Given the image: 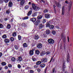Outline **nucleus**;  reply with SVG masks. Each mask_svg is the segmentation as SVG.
I'll list each match as a JSON object with an SVG mask.
<instances>
[{"label":"nucleus","mask_w":73,"mask_h":73,"mask_svg":"<svg viewBox=\"0 0 73 73\" xmlns=\"http://www.w3.org/2000/svg\"><path fill=\"white\" fill-rule=\"evenodd\" d=\"M48 42L50 44H53L54 43V41L53 39L50 38L48 40Z\"/></svg>","instance_id":"f257e3e1"},{"label":"nucleus","mask_w":73,"mask_h":73,"mask_svg":"<svg viewBox=\"0 0 73 73\" xmlns=\"http://www.w3.org/2000/svg\"><path fill=\"white\" fill-rule=\"evenodd\" d=\"M47 61L48 58H44L41 59V62L42 63H45V62H47Z\"/></svg>","instance_id":"f03ea898"},{"label":"nucleus","mask_w":73,"mask_h":73,"mask_svg":"<svg viewBox=\"0 0 73 73\" xmlns=\"http://www.w3.org/2000/svg\"><path fill=\"white\" fill-rule=\"evenodd\" d=\"M72 2L70 1L69 3L68 7V12H70V9H71V8H72Z\"/></svg>","instance_id":"7ed1b4c3"},{"label":"nucleus","mask_w":73,"mask_h":73,"mask_svg":"<svg viewBox=\"0 0 73 73\" xmlns=\"http://www.w3.org/2000/svg\"><path fill=\"white\" fill-rule=\"evenodd\" d=\"M44 27V25L43 23L40 24L38 26V28L39 29H42Z\"/></svg>","instance_id":"20e7f679"},{"label":"nucleus","mask_w":73,"mask_h":73,"mask_svg":"<svg viewBox=\"0 0 73 73\" xmlns=\"http://www.w3.org/2000/svg\"><path fill=\"white\" fill-rule=\"evenodd\" d=\"M22 57L21 56H19L16 59V61L20 62L22 60Z\"/></svg>","instance_id":"39448f33"},{"label":"nucleus","mask_w":73,"mask_h":73,"mask_svg":"<svg viewBox=\"0 0 73 73\" xmlns=\"http://www.w3.org/2000/svg\"><path fill=\"white\" fill-rule=\"evenodd\" d=\"M65 62H64L63 63L62 65V70L64 72L65 71V68H66V66L65 65Z\"/></svg>","instance_id":"423d86ee"},{"label":"nucleus","mask_w":73,"mask_h":73,"mask_svg":"<svg viewBox=\"0 0 73 73\" xmlns=\"http://www.w3.org/2000/svg\"><path fill=\"white\" fill-rule=\"evenodd\" d=\"M42 45L41 43H38L37 45V47L38 49H40L42 48Z\"/></svg>","instance_id":"0eeeda50"},{"label":"nucleus","mask_w":73,"mask_h":73,"mask_svg":"<svg viewBox=\"0 0 73 73\" xmlns=\"http://www.w3.org/2000/svg\"><path fill=\"white\" fill-rule=\"evenodd\" d=\"M44 16L45 18H46V19H49L50 17V15L47 13L45 14Z\"/></svg>","instance_id":"6e6552de"},{"label":"nucleus","mask_w":73,"mask_h":73,"mask_svg":"<svg viewBox=\"0 0 73 73\" xmlns=\"http://www.w3.org/2000/svg\"><path fill=\"white\" fill-rule=\"evenodd\" d=\"M40 23V20H37L35 23V25L36 26H37Z\"/></svg>","instance_id":"1a4fd4ad"},{"label":"nucleus","mask_w":73,"mask_h":73,"mask_svg":"<svg viewBox=\"0 0 73 73\" xmlns=\"http://www.w3.org/2000/svg\"><path fill=\"white\" fill-rule=\"evenodd\" d=\"M34 51V50H31L30 51V52H29V54L30 55V56H32L33 54V51Z\"/></svg>","instance_id":"9d476101"},{"label":"nucleus","mask_w":73,"mask_h":73,"mask_svg":"<svg viewBox=\"0 0 73 73\" xmlns=\"http://www.w3.org/2000/svg\"><path fill=\"white\" fill-rule=\"evenodd\" d=\"M25 3V0H21V5H23Z\"/></svg>","instance_id":"9b49d317"},{"label":"nucleus","mask_w":73,"mask_h":73,"mask_svg":"<svg viewBox=\"0 0 73 73\" xmlns=\"http://www.w3.org/2000/svg\"><path fill=\"white\" fill-rule=\"evenodd\" d=\"M45 54H46L45 52L42 51L40 52V55L41 56H44Z\"/></svg>","instance_id":"f8f14e48"},{"label":"nucleus","mask_w":73,"mask_h":73,"mask_svg":"<svg viewBox=\"0 0 73 73\" xmlns=\"http://www.w3.org/2000/svg\"><path fill=\"white\" fill-rule=\"evenodd\" d=\"M64 13H65V9L64 7V6L63 7L62 11V15H64Z\"/></svg>","instance_id":"ddd939ff"},{"label":"nucleus","mask_w":73,"mask_h":73,"mask_svg":"<svg viewBox=\"0 0 73 73\" xmlns=\"http://www.w3.org/2000/svg\"><path fill=\"white\" fill-rule=\"evenodd\" d=\"M30 20L33 22V23H35L36 21V19L35 18H33L31 19Z\"/></svg>","instance_id":"4468645a"},{"label":"nucleus","mask_w":73,"mask_h":73,"mask_svg":"<svg viewBox=\"0 0 73 73\" xmlns=\"http://www.w3.org/2000/svg\"><path fill=\"white\" fill-rule=\"evenodd\" d=\"M13 5V3L11 1H10L9 2V7H12V6Z\"/></svg>","instance_id":"2eb2a0df"},{"label":"nucleus","mask_w":73,"mask_h":73,"mask_svg":"<svg viewBox=\"0 0 73 73\" xmlns=\"http://www.w3.org/2000/svg\"><path fill=\"white\" fill-rule=\"evenodd\" d=\"M32 11L30 10L28 12L27 14V15L28 16H31V15L32 14Z\"/></svg>","instance_id":"dca6fc26"},{"label":"nucleus","mask_w":73,"mask_h":73,"mask_svg":"<svg viewBox=\"0 0 73 73\" xmlns=\"http://www.w3.org/2000/svg\"><path fill=\"white\" fill-rule=\"evenodd\" d=\"M37 14V12H35L32 14V16L33 17H35V16H36Z\"/></svg>","instance_id":"f3484780"},{"label":"nucleus","mask_w":73,"mask_h":73,"mask_svg":"<svg viewBox=\"0 0 73 73\" xmlns=\"http://www.w3.org/2000/svg\"><path fill=\"white\" fill-rule=\"evenodd\" d=\"M32 6L33 9L35 10H36V5H35L33 3H32Z\"/></svg>","instance_id":"a211bd4d"},{"label":"nucleus","mask_w":73,"mask_h":73,"mask_svg":"<svg viewBox=\"0 0 73 73\" xmlns=\"http://www.w3.org/2000/svg\"><path fill=\"white\" fill-rule=\"evenodd\" d=\"M34 38L35 40H37V39H38L39 37H38V36L37 35H35Z\"/></svg>","instance_id":"6ab92c4d"},{"label":"nucleus","mask_w":73,"mask_h":73,"mask_svg":"<svg viewBox=\"0 0 73 73\" xmlns=\"http://www.w3.org/2000/svg\"><path fill=\"white\" fill-rule=\"evenodd\" d=\"M50 22H47L46 24V27H49L50 26Z\"/></svg>","instance_id":"aec40b11"},{"label":"nucleus","mask_w":73,"mask_h":73,"mask_svg":"<svg viewBox=\"0 0 73 73\" xmlns=\"http://www.w3.org/2000/svg\"><path fill=\"white\" fill-rule=\"evenodd\" d=\"M17 33L16 32H14L12 33V35L13 37H15V36H16V35Z\"/></svg>","instance_id":"412c9836"},{"label":"nucleus","mask_w":73,"mask_h":73,"mask_svg":"<svg viewBox=\"0 0 73 73\" xmlns=\"http://www.w3.org/2000/svg\"><path fill=\"white\" fill-rule=\"evenodd\" d=\"M46 34L47 35H49L50 33V31L48 29L46 30Z\"/></svg>","instance_id":"4be33fe9"},{"label":"nucleus","mask_w":73,"mask_h":73,"mask_svg":"<svg viewBox=\"0 0 73 73\" xmlns=\"http://www.w3.org/2000/svg\"><path fill=\"white\" fill-rule=\"evenodd\" d=\"M45 66V64H41L40 65V66L41 67V68H44Z\"/></svg>","instance_id":"5701e85b"},{"label":"nucleus","mask_w":73,"mask_h":73,"mask_svg":"<svg viewBox=\"0 0 73 73\" xmlns=\"http://www.w3.org/2000/svg\"><path fill=\"white\" fill-rule=\"evenodd\" d=\"M7 35L4 34L2 36V38L4 39H5L7 38Z\"/></svg>","instance_id":"b1692460"},{"label":"nucleus","mask_w":73,"mask_h":73,"mask_svg":"<svg viewBox=\"0 0 73 73\" xmlns=\"http://www.w3.org/2000/svg\"><path fill=\"white\" fill-rule=\"evenodd\" d=\"M35 53L36 54L38 55L40 54V51L38 50H35Z\"/></svg>","instance_id":"393cba45"},{"label":"nucleus","mask_w":73,"mask_h":73,"mask_svg":"<svg viewBox=\"0 0 73 73\" xmlns=\"http://www.w3.org/2000/svg\"><path fill=\"white\" fill-rule=\"evenodd\" d=\"M41 61H37L36 63V65H40V64H41Z\"/></svg>","instance_id":"a878e982"},{"label":"nucleus","mask_w":73,"mask_h":73,"mask_svg":"<svg viewBox=\"0 0 73 73\" xmlns=\"http://www.w3.org/2000/svg\"><path fill=\"white\" fill-rule=\"evenodd\" d=\"M32 60L33 61H36V56H33L32 58Z\"/></svg>","instance_id":"bb28decb"},{"label":"nucleus","mask_w":73,"mask_h":73,"mask_svg":"<svg viewBox=\"0 0 73 73\" xmlns=\"http://www.w3.org/2000/svg\"><path fill=\"white\" fill-rule=\"evenodd\" d=\"M42 17V15H39L37 17V19L38 20H40V19H41Z\"/></svg>","instance_id":"cd10ccee"},{"label":"nucleus","mask_w":73,"mask_h":73,"mask_svg":"<svg viewBox=\"0 0 73 73\" xmlns=\"http://www.w3.org/2000/svg\"><path fill=\"white\" fill-rule=\"evenodd\" d=\"M67 61L68 62H69V54H68L67 55Z\"/></svg>","instance_id":"c85d7f7f"},{"label":"nucleus","mask_w":73,"mask_h":73,"mask_svg":"<svg viewBox=\"0 0 73 73\" xmlns=\"http://www.w3.org/2000/svg\"><path fill=\"white\" fill-rule=\"evenodd\" d=\"M5 42L8 43L9 42V40L8 39H6L5 40Z\"/></svg>","instance_id":"c756f323"},{"label":"nucleus","mask_w":73,"mask_h":73,"mask_svg":"<svg viewBox=\"0 0 73 73\" xmlns=\"http://www.w3.org/2000/svg\"><path fill=\"white\" fill-rule=\"evenodd\" d=\"M11 60L13 62H15L16 61V58L14 57H12L11 58Z\"/></svg>","instance_id":"7c9ffc66"},{"label":"nucleus","mask_w":73,"mask_h":73,"mask_svg":"<svg viewBox=\"0 0 73 73\" xmlns=\"http://www.w3.org/2000/svg\"><path fill=\"white\" fill-rule=\"evenodd\" d=\"M1 64L3 66H5L7 64L6 63V62H3L1 63Z\"/></svg>","instance_id":"2f4dec72"},{"label":"nucleus","mask_w":73,"mask_h":73,"mask_svg":"<svg viewBox=\"0 0 73 73\" xmlns=\"http://www.w3.org/2000/svg\"><path fill=\"white\" fill-rule=\"evenodd\" d=\"M54 26L53 25H51L50 26L49 28L50 29H53L54 28Z\"/></svg>","instance_id":"473e14b6"},{"label":"nucleus","mask_w":73,"mask_h":73,"mask_svg":"<svg viewBox=\"0 0 73 73\" xmlns=\"http://www.w3.org/2000/svg\"><path fill=\"white\" fill-rule=\"evenodd\" d=\"M23 46L24 48H25V47H27L28 46L27 45V44L26 43H25L23 44Z\"/></svg>","instance_id":"72a5a7b5"},{"label":"nucleus","mask_w":73,"mask_h":73,"mask_svg":"<svg viewBox=\"0 0 73 73\" xmlns=\"http://www.w3.org/2000/svg\"><path fill=\"white\" fill-rule=\"evenodd\" d=\"M11 25L9 24H8L7 25V29H11Z\"/></svg>","instance_id":"f704fd0d"},{"label":"nucleus","mask_w":73,"mask_h":73,"mask_svg":"<svg viewBox=\"0 0 73 73\" xmlns=\"http://www.w3.org/2000/svg\"><path fill=\"white\" fill-rule=\"evenodd\" d=\"M53 6L54 8V12L55 13H56V8H55V7H56V6H55L54 5H53Z\"/></svg>","instance_id":"c9c22d12"},{"label":"nucleus","mask_w":73,"mask_h":73,"mask_svg":"<svg viewBox=\"0 0 73 73\" xmlns=\"http://www.w3.org/2000/svg\"><path fill=\"white\" fill-rule=\"evenodd\" d=\"M52 33L53 35H56V31L54 30L52 31Z\"/></svg>","instance_id":"e433bc0d"},{"label":"nucleus","mask_w":73,"mask_h":73,"mask_svg":"<svg viewBox=\"0 0 73 73\" xmlns=\"http://www.w3.org/2000/svg\"><path fill=\"white\" fill-rule=\"evenodd\" d=\"M18 36L19 40H21V36L20 35H18Z\"/></svg>","instance_id":"4c0bfd02"},{"label":"nucleus","mask_w":73,"mask_h":73,"mask_svg":"<svg viewBox=\"0 0 73 73\" xmlns=\"http://www.w3.org/2000/svg\"><path fill=\"white\" fill-rule=\"evenodd\" d=\"M14 47L15 49H16L17 50H18L19 48H18L17 46V45H15L14 46Z\"/></svg>","instance_id":"58836bf2"},{"label":"nucleus","mask_w":73,"mask_h":73,"mask_svg":"<svg viewBox=\"0 0 73 73\" xmlns=\"http://www.w3.org/2000/svg\"><path fill=\"white\" fill-rule=\"evenodd\" d=\"M4 28V26L2 24L0 23V28Z\"/></svg>","instance_id":"ea45409f"},{"label":"nucleus","mask_w":73,"mask_h":73,"mask_svg":"<svg viewBox=\"0 0 73 73\" xmlns=\"http://www.w3.org/2000/svg\"><path fill=\"white\" fill-rule=\"evenodd\" d=\"M10 40L11 41H14V38L11 37L10 38Z\"/></svg>","instance_id":"a19ab883"},{"label":"nucleus","mask_w":73,"mask_h":73,"mask_svg":"<svg viewBox=\"0 0 73 73\" xmlns=\"http://www.w3.org/2000/svg\"><path fill=\"white\" fill-rule=\"evenodd\" d=\"M29 8V6L28 5H27L25 7V9H28Z\"/></svg>","instance_id":"79ce46f5"},{"label":"nucleus","mask_w":73,"mask_h":73,"mask_svg":"<svg viewBox=\"0 0 73 73\" xmlns=\"http://www.w3.org/2000/svg\"><path fill=\"white\" fill-rule=\"evenodd\" d=\"M6 13H7V14H9V13H10V11H9V10H8L7 11H6Z\"/></svg>","instance_id":"37998d69"},{"label":"nucleus","mask_w":73,"mask_h":73,"mask_svg":"<svg viewBox=\"0 0 73 73\" xmlns=\"http://www.w3.org/2000/svg\"><path fill=\"white\" fill-rule=\"evenodd\" d=\"M29 18V17L28 16L26 17H25L24 19H23V20H26V19H28Z\"/></svg>","instance_id":"c03bdc74"},{"label":"nucleus","mask_w":73,"mask_h":73,"mask_svg":"<svg viewBox=\"0 0 73 73\" xmlns=\"http://www.w3.org/2000/svg\"><path fill=\"white\" fill-rule=\"evenodd\" d=\"M45 53H46V55H47V54H50V52L49 51H47V52H45Z\"/></svg>","instance_id":"a18cd8bd"},{"label":"nucleus","mask_w":73,"mask_h":73,"mask_svg":"<svg viewBox=\"0 0 73 73\" xmlns=\"http://www.w3.org/2000/svg\"><path fill=\"white\" fill-rule=\"evenodd\" d=\"M17 67L19 69H20L21 68V65L20 64H18L17 65Z\"/></svg>","instance_id":"49530a36"},{"label":"nucleus","mask_w":73,"mask_h":73,"mask_svg":"<svg viewBox=\"0 0 73 73\" xmlns=\"http://www.w3.org/2000/svg\"><path fill=\"white\" fill-rule=\"evenodd\" d=\"M8 66L9 68H12V66L11 64H8Z\"/></svg>","instance_id":"de8ad7c7"},{"label":"nucleus","mask_w":73,"mask_h":73,"mask_svg":"<svg viewBox=\"0 0 73 73\" xmlns=\"http://www.w3.org/2000/svg\"><path fill=\"white\" fill-rule=\"evenodd\" d=\"M43 36L44 37H47L45 34H43Z\"/></svg>","instance_id":"09e8293b"},{"label":"nucleus","mask_w":73,"mask_h":73,"mask_svg":"<svg viewBox=\"0 0 73 73\" xmlns=\"http://www.w3.org/2000/svg\"><path fill=\"white\" fill-rule=\"evenodd\" d=\"M42 22H43V23H44L46 22V20L45 19H43L42 21Z\"/></svg>","instance_id":"8fccbe9b"},{"label":"nucleus","mask_w":73,"mask_h":73,"mask_svg":"<svg viewBox=\"0 0 73 73\" xmlns=\"http://www.w3.org/2000/svg\"><path fill=\"white\" fill-rule=\"evenodd\" d=\"M57 6L58 7H60L61 6V5L59 3H57Z\"/></svg>","instance_id":"3c124183"},{"label":"nucleus","mask_w":73,"mask_h":73,"mask_svg":"<svg viewBox=\"0 0 73 73\" xmlns=\"http://www.w3.org/2000/svg\"><path fill=\"white\" fill-rule=\"evenodd\" d=\"M34 68H38V65L36 64L34 66Z\"/></svg>","instance_id":"603ef678"},{"label":"nucleus","mask_w":73,"mask_h":73,"mask_svg":"<svg viewBox=\"0 0 73 73\" xmlns=\"http://www.w3.org/2000/svg\"><path fill=\"white\" fill-rule=\"evenodd\" d=\"M30 73H34V71H33V70H31L30 71Z\"/></svg>","instance_id":"864d4df0"},{"label":"nucleus","mask_w":73,"mask_h":73,"mask_svg":"<svg viewBox=\"0 0 73 73\" xmlns=\"http://www.w3.org/2000/svg\"><path fill=\"white\" fill-rule=\"evenodd\" d=\"M4 2L5 3H7L8 2V1H9V0H4Z\"/></svg>","instance_id":"5fc2aeb1"},{"label":"nucleus","mask_w":73,"mask_h":73,"mask_svg":"<svg viewBox=\"0 0 73 73\" xmlns=\"http://www.w3.org/2000/svg\"><path fill=\"white\" fill-rule=\"evenodd\" d=\"M4 1V0H0V3L1 4H2L3 2Z\"/></svg>","instance_id":"6e6d98bb"},{"label":"nucleus","mask_w":73,"mask_h":73,"mask_svg":"<svg viewBox=\"0 0 73 73\" xmlns=\"http://www.w3.org/2000/svg\"><path fill=\"white\" fill-rule=\"evenodd\" d=\"M48 10L47 9H45L44 11V13H45V12H48Z\"/></svg>","instance_id":"4d7b16f0"},{"label":"nucleus","mask_w":73,"mask_h":73,"mask_svg":"<svg viewBox=\"0 0 73 73\" xmlns=\"http://www.w3.org/2000/svg\"><path fill=\"white\" fill-rule=\"evenodd\" d=\"M5 69H8V67L7 66H6L5 67Z\"/></svg>","instance_id":"13d9d810"},{"label":"nucleus","mask_w":73,"mask_h":73,"mask_svg":"<svg viewBox=\"0 0 73 73\" xmlns=\"http://www.w3.org/2000/svg\"><path fill=\"white\" fill-rule=\"evenodd\" d=\"M37 72H40V71H41V69L38 68L37 69Z\"/></svg>","instance_id":"bf43d9fd"},{"label":"nucleus","mask_w":73,"mask_h":73,"mask_svg":"<svg viewBox=\"0 0 73 73\" xmlns=\"http://www.w3.org/2000/svg\"><path fill=\"white\" fill-rule=\"evenodd\" d=\"M3 56V54L1 52H0V58Z\"/></svg>","instance_id":"052dcab7"},{"label":"nucleus","mask_w":73,"mask_h":73,"mask_svg":"<svg viewBox=\"0 0 73 73\" xmlns=\"http://www.w3.org/2000/svg\"><path fill=\"white\" fill-rule=\"evenodd\" d=\"M11 70H8V71H7V73H11Z\"/></svg>","instance_id":"680f3d73"},{"label":"nucleus","mask_w":73,"mask_h":73,"mask_svg":"<svg viewBox=\"0 0 73 73\" xmlns=\"http://www.w3.org/2000/svg\"><path fill=\"white\" fill-rule=\"evenodd\" d=\"M4 20L5 21H7V20H8V19H7V18H5L4 19Z\"/></svg>","instance_id":"e2e57ef3"},{"label":"nucleus","mask_w":73,"mask_h":73,"mask_svg":"<svg viewBox=\"0 0 73 73\" xmlns=\"http://www.w3.org/2000/svg\"><path fill=\"white\" fill-rule=\"evenodd\" d=\"M65 3L66 4H68L69 3V1H65Z\"/></svg>","instance_id":"0e129e2a"},{"label":"nucleus","mask_w":73,"mask_h":73,"mask_svg":"<svg viewBox=\"0 0 73 73\" xmlns=\"http://www.w3.org/2000/svg\"><path fill=\"white\" fill-rule=\"evenodd\" d=\"M54 70H55V69H54V68L52 70V73H54Z\"/></svg>","instance_id":"69168bd1"},{"label":"nucleus","mask_w":73,"mask_h":73,"mask_svg":"<svg viewBox=\"0 0 73 73\" xmlns=\"http://www.w3.org/2000/svg\"><path fill=\"white\" fill-rule=\"evenodd\" d=\"M47 69H48V68H47V67H46L45 68V71H44V73H46V71Z\"/></svg>","instance_id":"338daca9"},{"label":"nucleus","mask_w":73,"mask_h":73,"mask_svg":"<svg viewBox=\"0 0 73 73\" xmlns=\"http://www.w3.org/2000/svg\"><path fill=\"white\" fill-rule=\"evenodd\" d=\"M41 1L43 2V3H45V1H44V0H41Z\"/></svg>","instance_id":"774afa93"}]
</instances>
